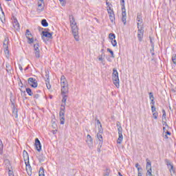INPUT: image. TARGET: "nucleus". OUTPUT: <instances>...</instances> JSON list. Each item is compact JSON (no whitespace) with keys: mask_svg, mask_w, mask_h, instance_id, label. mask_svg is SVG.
<instances>
[{"mask_svg":"<svg viewBox=\"0 0 176 176\" xmlns=\"http://www.w3.org/2000/svg\"><path fill=\"white\" fill-rule=\"evenodd\" d=\"M164 163L166 164L171 176H176V171H175V168H174V164L170 160L168 159H165L164 160Z\"/></svg>","mask_w":176,"mask_h":176,"instance_id":"1","label":"nucleus"},{"mask_svg":"<svg viewBox=\"0 0 176 176\" xmlns=\"http://www.w3.org/2000/svg\"><path fill=\"white\" fill-rule=\"evenodd\" d=\"M112 79L115 86L119 88V73L118 72V70L115 68L113 69Z\"/></svg>","mask_w":176,"mask_h":176,"instance_id":"2","label":"nucleus"},{"mask_svg":"<svg viewBox=\"0 0 176 176\" xmlns=\"http://www.w3.org/2000/svg\"><path fill=\"white\" fill-rule=\"evenodd\" d=\"M67 104H61L60 105V110L59 113V116H60V124H64L65 123V106Z\"/></svg>","mask_w":176,"mask_h":176,"instance_id":"3","label":"nucleus"},{"mask_svg":"<svg viewBox=\"0 0 176 176\" xmlns=\"http://www.w3.org/2000/svg\"><path fill=\"white\" fill-rule=\"evenodd\" d=\"M122 5V21L126 25L127 21V14L126 13V7L124 6V0H120Z\"/></svg>","mask_w":176,"mask_h":176,"instance_id":"4","label":"nucleus"},{"mask_svg":"<svg viewBox=\"0 0 176 176\" xmlns=\"http://www.w3.org/2000/svg\"><path fill=\"white\" fill-rule=\"evenodd\" d=\"M138 25V38L139 42H142V38H144V28L142 26L140 28V23H137Z\"/></svg>","mask_w":176,"mask_h":176,"instance_id":"5","label":"nucleus"},{"mask_svg":"<svg viewBox=\"0 0 176 176\" xmlns=\"http://www.w3.org/2000/svg\"><path fill=\"white\" fill-rule=\"evenodd\" d=\"M71 27H72V34L74 35V38L77 42L79 41V35H78V25H73Z\"/></svg>","mask_w":176,"mask_h":176,"instance_id":"6","label":"nucleus"},{"mask_svg":"<svg viewBox=\"0 0 176 176\" xmlns=\"http://www.w3.org/2000/svg\"><path fill=\"white\" fill-rule=\"evenodd\" d=\"M118 138L117 140V144H122L123 142V129H122V126H120L118 128Z\"/></svg>","mask_w":176,"mask_h":176,"instance_id":"7","label":"nucleus"},{"mask_svg":"<svg viewBox=\"0 0 176 176\" xmlns=\"http://www.w3.org/2000/svg\"><path fill=\"white\" fill-rule=\"evenodd\" d=\"M28 82L31 87H34V89L38 87V81L36 80V79L30 77L28 78Z\"/></svg>","mask_w":176,"mask_h":176,"instance_id":"8","label":"nucleus"},{"mask_svg":"<svg viewBox=\"0 0 176 176\" xmlns=\"http://www.w3.org/2000/svg\"><path fill=\"white\" fill-rule=\"evenodd\" d=\"M107 12L111 23L115 24V12H113V10L111 9V7H109V8H107Z\"/></svg>","mask_w":176,"mask_h":176,"instance_id":"9","label":"nucleus"},{"mask_svg":"<svg viewBox=\"0 0 176 176\" xmlns=\"http://www.w3.org/2000/svg\"><path fill=\"white\" fill-rule=\"evenodd\" d=\"M25 36L27 38L28 43L31 45V43H34V37H32V34H31V32H30V30H26Z\"/></svg>","mask_w":176,"mask_h":176,"instance_id":"10","label":"nucleus"},{"mask_svg":"<svg viewBox=\"0 0 176 176\" xmlns=\"http://www.w3.org/2000/svg\"><path fill=\"white\" fill-rule=\"evenodd\" d=\"M3 49L6 54H9V38H6L3 43Z\"/></svg>","mask_w":176,"mask_h":176,"instance_id":"11","label":"nucleus"},{"mask_svg":"<svg viewBox=\"0 0 176 176\" xmlns=\"http://www.w3.org/2000/svg\"><path fill=\"white\" fill-rule=\"evenodd\" d=\"M42 39L45 41V38H48V39H53V32H42Z\"/></svg>","mask_w":176,"mask_h":176,"instance_id":"12","label":"nucleus"},{"mask_svg":"<svg viewBox=\"0 0 176 176\" xmlns=\"http://www.w3.org/2000/svg\"><path fill=\"white\" fill-rule=\"evenodd\" d=\"M35 148L38 152H41L42 151V144H41V141H39L38 138L35 139Z\"/></svg>","mask_w":176,"mask_h":176,"instance_id":"13","label":"nucleus"},{"mask_svg":"<svg viewBox=\"0 0 176 176\" xmlns=\"http://www.w3.org/2000/svg\"><path fill=\"white\" fill-rule=\"evenodd\" d=\"M25 166H26V171H27L28 175H32V168L31 167V165L30 164V161L25 162Z\"/></svg>","mask_w":176,"mask_h":176,"instance_id":"14","label":"nucleus"},{"mask_svg":"<svg viewBox=\"0 0 176 176\" xmlns=\"http://www.w3.org/2000/svg\"><path fill=\"white\" fill-rule=\"evenodd\" d=\"M86 141L89 148H93V138H91V135H87Z\"/></svg>","mask_w":176,"mask_h":176,"instance_id":"15","label":"nucleus"},{"mask_svg":"<svg viewBox=\"0 0 176 176\" xmlns=\"http://www.w3.org/2000/svg\"><path fill=\"white\" fill-rule=\"evenodd\" d=\"M60 86L61 87L68 86V82L67 81L65 76H61L60 77Z\"/></svg>","mask_w":176,"mask_h":176,"instance_id":"16","label":"nucleus"},{"mask_svg":"<svg viewBox=\"0 0 176 176\" xmlns=\"http://www.w3.org/2000/svg\"><path fill=\"white\" fill-rule=\"evenodd\" d=\"M146 170H152V162H151V160L149 159L146 160Z\"/></svg>","mask_w":176,"mask_h":176,"instance_id":"17","label":"nucleus"},{"mask_svg":"<svg viewBox=\"0 0 176 176\" xmlns=\"http://www.w3.org/2000/svg\"><path fill=\"white\" fill-rule=\"evenodd\" d=\"M69 21H70V25H76V21H75V18L74 17V15H69Z\"/></svg>","mask_w":176,"mask_h":176,"instance_id":"18","label":"nucleus"},{"mask_svg":"<svg viewBox=\"0 0 176 176\" xmlns=\"http://www.w3.org/2000/svg\"><path fill=\"white\" fill-rule=\"evenodd\" d=\"M13 26L15 30H20V24L17 21V19H14Z\"/></svg>","mask_w":176,"mask_h":176,"instance_id":"19","label":"nucleus"},{"mask_svg":"<svg viewBox=\"0 0 176 176\" xmlns=\"http://www.w3.org/2000/svg\"><path fill=\"white\" fill-rule=\"evenodd\" d=\"M98 139L99 140V145L100 146L102 145V142H104V139L102 138V133H97Z\"/></svg>","mask_w":176,"mask_h":176,"instance_id":"20","label":"nucleus"},{"mask_svg":"<svg viewBox=\"0 0 176 176\" xmlns=\"http://www.w3.org/2000/svg\"><path fill=\"white\" fill-rule=\"evenodd\" d=\"M98 139L99 140V145L100 146L102 145V142H104V139L102 138V133H97Z\"/></svg>","mask_w":176,"mask_h":176,"instance_id":"21","label":"nucleus"},{"mask_svg":"<svg viewBox=\"0 0 176 176\" xmlns=\"http://www.w3.org/2000/svg\"><path fill=\"white\" fill-rule=\"evenodd\" d=\"M23 159L25 162H30V157L28 155V153L25 150L23 151Z\"/></svg>","mask_w":176,"mask_h":176,"instance_id":"22","label":"nucleus"},{"mask_svg":"<svg viewBox=\"0 0 176 176\" xmlns=\"http://www.w3.org/2000/svg\"><path fill=\"white\" fill-rule=\"evenodd\" d=\"M61 87V94H68V86Z\"/></svg>","mask_w":176,"mask_h":176,"instance_id":"23","label":"nucleus"},{"mask_svg":"<svg viewBox=\"0 0 176 176\" xmlns=\"http://www.w3.org/2000/svg\"><path fill=\"white\" fill-rule=\"evenodd\" d=\"M62 96H63L62 104L67 105V100L68 98V96H67L66 94H62Z\"/></svg>","mask_w":176,"mask_h":176,"instance_id":"24","label":"nucleus"},{"mask_svg":"<svg viewBox=\"0 0 176 176\" xmlns=\"http://www.w3.org/2000/svg\"><path fill=\"white\" fill-rule=\"evenodd\" d=\"M38 159L39 160V162L42 163V162H45L46 157H45L43 154H40L39 156L38 157Z\"/></svg>","mask_w":176,"mask_h":176,"instance_id":"25","label":"nucleus"},{"mask_svg":"<svg viewBox=\"0 0 176 176\" xmlns=\"http://www.w3.org/2000/svg\"><path fill=\"white\" fill-rule=\"evenodd\" d=\"M45 85L48 90H50V89H52V85H50V79L48 78L45 80Z\"/></svg>","mask_w":176,"mask_h":176,"instance_id":"26","label":"nucleus"},{"mask_svg":"<svg viewBox=\"0 0 176 176\" xmlns=\"http://www.w3.org/2000/svg\"><path fill=\"white\" fill-rule=\"evenodd\" d=\"M38 176H45V169L43 167H41L38 171Z\"/></svg>","mask_w":176,"mask_h":176,"instance_id":"27","label":"nucleus"},{"mask_svg":"<svg viewBox=\"0 0 176 176\" xmlns=\"http://www.w3.org/2000/svg\"><path fill=\"white\" fill-rule=\"evenodd\" d=\"M41 25H43V27H48L49 23H47V21H46V19H42Z\"/></svg>","mask_w":176,"mask_h":176,"instance_id":"28","label":"nucleus"},{"mask_svg":"<svg viewBox=\"0 0 176 176\" xmlns=\"http://www.w3.org/2000/svg\"><path fill=\"white\" fill-rule=\"evenodd\" d=\"M0 10L3 14V16H2L3 19L1 17L0 19H1V21L3 23V21H5V12H3V10L2 9V6H1V4H0Z\"/></svg>","mask_w":176,"mask_h":176,"instance_id":"29","label":"nucleus"},{"mask_svg":"<svg viewBox=\"0 0 176 176\" xmlns=\"http://www.w3.org/2000/svg\"><path fill=\"white\" fill-rule=\"evenodd\" d=\"M137 21H138V23H142V16L140 13L137 14Z\"/></svg>","mask_w":176,"mask_h":176,"instance_id":"30","label":"nucleus"},{"mask_svg":"<svg viewBox=\"0 0 176 176\" xmlns=\"http://www.w3.org/2000/svg\"><path fill=\"white\" fill-rule=\"evenodd\" d=\"M6 67L7 72H10V71H12V66L10 65V64L6 63Z\"/></svg>","mask_w":176,"mask_h":176,"instance_id":"31","label":"nucleus"},{"mask_svg":"<svg viewBox=\"0 0 176 176\" xmlns=\"http://www.w3.org/2000/svg\"><path fill=\"white\" fill-rule=\"evenodd\" d=\"M26 93H28V96H33V93H32V90L31 89V88H26Z\"/></svg>","mask_w":176,"mask_h":176,"instance_id":"32","label":"nucleus"},{"mask_svg":"<svg viewBox=\"0 0 176 176\" xmlns=\"http://www.w3.org/2000/svg\"><path fill=\"white\" fill-rule=\"evenodd\" d=\"M34 54H35L36 58H40V57H41V51H39V50L34 51Z\"/></svg>","mask_w":176,"mask_h":176,"instance_id":"33","label":"nucleus"},{"mask_svg":"<svg viewBox=\"0 0 176 176\" xmlns=\"http://www.w3.org/2000/svg\"><path fill=\"white\" fill-rule=\"evenodd\" d=\"M107 52H109V53L111 54L112 58H115V54H113V51H112V50H111L110 48H107Z\"/></svg>","mask_w":176,"mask_h":176,"instance_id":"34","label":"nucleus"},{"mask_svg":"<svg viewBox=\"0 0 176 176\" xmlns=\"http://www.w3.org/2000/svg\"><path fill=\"white\" fill-rule=\"evenodd\" d=\"M34 52L39 50V43H38L34 45Z\"/></svg>","mask_w":176,"mask_h":176,"instance_id":"35","label":"nucleus"},{"mask_svg":"<svg viewBox=\"0 0 176 176\" xmlns=\"http://www.w3.org/2000/svg\"><path fill=\"white\" fill-rule=\"evenodd\" d=\"M109 39H115V38H116V36L113 33H110L109 34Z\"/></svg>","mask_w":176,"mask_h":176,"instance_id":"36","label":"nucleus"},{"mask_svg":"<svg viewBox=\"0 0 176 176\" xmlns=\"http://www.w3.org/2000/svg\"><path fill=\"white\" fill-rule=\"evenodd\" d=\"M172 61L175 65H176V54L172 56Z\"/></svg>","mask_w":176,"mask_h":176,"instance_id":"37","label":"nucleus"},{"mask_svg":"<svg viewBox=\"0 0 176 176\" xmlns=\"http://www.w3.org/2000/svg\"><path fill=\"white\" fill-rule=\"evenodd\" d=\"M12 113H13V116H14V118H18L17 109H14L12 111Z\"/></svg>","mask_w":176,"mask_h":176,"instance_id":"38","label":"nucleus"},{"mask_svg":"<svg viewBox=\"0 0 176 176\" xmlns=\"http://www.w3.org/2000/svg\"><path fill=\"white\" fill-rule=\"evenodd\" d=\"M157 116H159V113H157V111L153 113V118H154V119H157Z\"/></svg>","mask_w":176,"mask_h":176,"instance_id":"39","label":"nucleus"},{"mask_svg":"<svg viewBox=\"0 0 176 176\" xmlns=\"http://www.w3.org/2000/svg\"><path fill=\"white\" fill-rule=\"evenodd\" d=\"M102 131H103L102 125L100 124V126L98 127V134H102Z\"/></svg>","mask_w":176,"mask_h":176,"instance_id":"40","label":"nucleus"},{"mask_svg":"<svg viewBox=\"0 0 176 176\" xmlns=\"http://www.w3.org/2000/svg\"><path fill=\"white\" fill-rule=\"evenodd\" d=\"M3 148V144H2V140H0V155H2Z\"/></svg>","mask_w":176,"mask_h":176,"instance_id":"41","label":"nucleus"},{"mask_svg":"<svg viewBox=\"0 0 176 176\" xmlns=\"http://www.w3.org/2000/svg\"><path fill=\"white\" fill-rule=\"evenodd\" d=\"M148 96H149V99L150 100H155V96H153V92H149Z\"/></svg>","mask_w":176,"mask_h":176,"instance_id":"42","label":"nucleus"},{"mask_svg":"<svg viewBox=\"0 0 176 176\" xmlns=\"http://www.w3.org/2000/svg\"><path fill=\"white\" fill-rule=\"evenodd\" d=\"M52 128L53 129H57V124H56L55 121H52Z\"/></svg>","mask_w":176,"mask_h":176,"instance_id":"43","label":"nucleus"},{"mask_svg":"<svg viewBox=\"0 0 176 176\" xmlns=\"http://www.w3.org/2000/svg\"><path fill=\"white\" fill-rule=\"evenodd\" d=\"M39 97H41L39 94H34V98H35V100H38L39 98Z\"/></svg>","mask_w":176,"mask_h":176,"instance_id":"44","label":"nucleus"},{"mask_svg":"<svg viewBox=\"0 0 176 176\" xmlns=\"http://www.w3.org/2000/svg\"><path fill=\"white\" fill-rule=\"evenodd\" d=\"M151 112L155 113V112H157L156 111V107L153 105H151Z\"/></svg>","mask_w":176,"mask_h":176,"instance_id":"45","label":"nucleus"},{"mask_svg":"<svg viewBox=\"0 0 176 176\" xmlns=\"http://www.w3.org/2000/svg\"><path fill=\"white\" fill-rule=\"evenodd\" d=\"M150 42L151 44L152 49L153 50V49H155V44L153 43V41H152V38L151 37H150Z\"/></svg>","mask_w":176,"mask_h":176,"instance_id":"46","label":"nucleus"},{"mask_svg":"<svg viewBox=\"0 0 176 176\" xmlns=\"http://www.w3.org/2000/svg\"><path fill=\"white\" fill-rule=\"evenodd\" d=\"M111 45L113 46V47H115L118 45V43L116 42V40H114V41H111Z\"/></svg>","mask_w":176,"mask_h":176,"instance_id":"47","label":"nucleus"},{"mask_svg":"<svg viewBox=\"0 0 176 176\" xmlns=\"http://www.w3.org/2000/svg\"><path fill=\"white\" fill-rule=\"evenodd\" d=\"M109 173H110L109 169L106 170V172L104 174V176H109Z\"/></svg>","mask_w":176,"mask_h":176,"instance_id":"48","label":"nucleus"},{"mask_svg":"<svg viewBox=\"0 0 176 176\" xmlns=\"http://www.w3.org/2000/svg\"><path fill=\"white\" fill-rule=\"evenodd\" d=\"M166 110L162 109V118H166Z\"/></svg>","mask_w":176,"mask_h":176,"instance_id":"49","label":"nucleus"},{"mask_svg":"<svg viewBox=\"0 0 176 176\" xmlns=\"http://www.w3.org/2000/svg\"><path fill=\"white\" fill-rule=\"evenodd\" d=\"M8 175L9 176H14V174H13V172L12 170H8Z\"/></svg>","mask_w":176,"mask_h":176,"instance_id":"50","label":"nucleus"},{"mask_svg":"<svg viewBox=\"0 0 176 176\" xmlns=\"http://www.w3.org/2000/svg\"><path fill=\"white\" fill-rule=\"evenodd\" d=\"M59 1L61 3L62 6H65V3H66L65 0H59Z\"/></svg>","mask_w":176,"mask_h":176,"instance_id":"51","label":"nucleus"},{"mask_svg":"<svg viewBox=\"0 0 176 176\" xmlns=\"http://www.w3.org/2000/svg\"><path fill=\"white\" fill-rule=\"evenodd\" d=\"M162 126H165L166 127H168V124H167V122H166V121L162 122Z\"/></svg>","mask_w":176,"mask_h":176,"instance_id":"52","label":"nucleus"},{"mask_svg":"<svg viewBox=\"0 0 176 176\" xmlns=\"http://www.w3.org/2000/svg\"><path fill=\"white\" fill-rule=\"evenodd\" d=\"M146 175H149V176H151L152 175V170H148Z\"/></svg>","mask_w":176,"mask_h":176,"instance_id":"53","label":"nucleus"},{"mask_svg":"<svg viewBox=\"0 0 176 176\" xmlns=\"http://www.w3.org/2000/svg\"><path fill=\"white\" fill-rule=\"evenodd\" d=\"M96 124L98 126H100V127H101V122H100V120H96Z\"/></svg>","mask_w":176,"mask_h":176,"instance_id":"54","label":"nucleus"},{"mask_svg":"<svg viewBox=\"0 0 176 176\" xmlns=\"http://www.w3.org/2000/svg\"><path fill=\"white\" fill-rule=\"evenodd\" d=\"M45 78H46V79H50L49 78V72H45Z\"/></svg>","mask_w":176,"mask_h":176,"instance_id":"55","label":"nucleus"},{"mask_svg":"<svg viewBox=\"0 0 176 176\" xmlns=\"http://www.w3.org/2000/svg\"><path fill=\"white\" fill-rule=\"evenodd\" d=\"M151 105L155 106V99H151Z\"/></svg>","mask_w":176,"mask_h":176,"instance_id":"56","label":"nucleus"},{"mask_svg":"<svg viewBox=\"0 0 176 176\" xmlns=\"http://www.w3.org/2000/svg\"><path fill=\"white\" fill-rule=\"evenodd\" d=\"M162 122H167V117H162Z\"/></svg>","mask_w":176,"mask_h":176,"instance_id":"57","label":"nucleus"},{"mask_svg":"<svg viewBox=\"0 0 176 176\" xmlns=\"http://www.w3.org/2000/svg\"><path fill=\"white\" fill-rule=\"evenodd\" d=\"M135 167L136 168H139L140 167H141V166L140 165V164L136 163L135 165Z\"/></svg>","mask_w":176,"mask_h":176,"instance_id":"58","label":"nucleus"},{"mask_svg":"<svg viewBox=\"0 0 176 176\" xmlns=\"http://www.w3.org/2000/svg\"><path fill=\"white\" fill-rule=\"evenodd\" d=\"M137 169H138V173H141V171H142V167H141V166L138 168Z\"/></svg>","mask_w":176,"mask_h":176,"instance_id":"59","label":"nucleus"},{"mask_svg":"<svg viewBox=\"0 0 176 176\" xmlns=\"http://www.w3.org/2000/svg\"><path fill=\"white\" fill-rule=\"evenodd\" d=\"M52 133L53 134H57V129H56L55 130H52Z\"/></svg>","mask_w":176,"mask_h":176,"instance_id":"60","label":"nucleus"},{"mask_svg":"<svg viewBox=\"0 0 176 176\" xmlns=\"http://www.w3.org/2000/svg\"><path fill=\"white\" fill-rule=\"evenodd\" d=\"M98 60H99V61H102V63L104 58H102V56H99Z\"/></svg>","mask_w":176,"mask_h":176,"instance_id":"61","label":"nucleus"},{"mask_svg":"<svg viewBox=\"0 0 176 176\" xmlns=\"http://www.w3.org/2000/svg\"><path fill=\"white\" fill-rule=\"evenodd\" d=\"M166 133V135H171V132L167 131Z\"/></svg>","mask_w":176,"mask_h":176,"instance_id":"62","label":"nucleus"},{"mask_svg":"<svg viewBox=\"0 0 176 176\" xmlns=\"http://www.w3.org/2000/svg\"><path fill=\"white\" fill-rule=\"evenodd\" d=\"M19 68L20 71H23V67H21V65H19Z\"/></svg>","mask_w":176,"mask_h":176,"instance_id":"63","label":"nucleus"},{"mask_svg":"<svg viewBox=\"0 0 176 176\" xmlns=\"http://www.w3.org/2000/svg\"><path fill=\"white\" fill-rule=\"evenodd\" d=\"M138 176H142V173L141 172L138 173Z\"/></svg>","mask_w":176,"mask_h":176,"instance_id":"64","label":"nucleus"}]
</instances>
